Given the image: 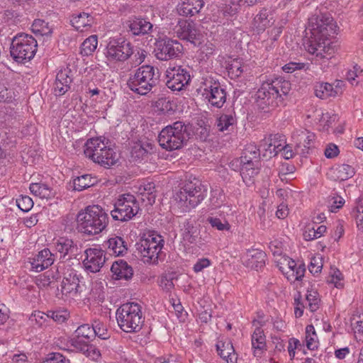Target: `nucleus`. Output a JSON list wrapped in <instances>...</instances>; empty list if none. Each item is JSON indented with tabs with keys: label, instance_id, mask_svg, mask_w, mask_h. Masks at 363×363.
Wrapping results in <instances>:
<instances>
[{
	"label": "nucleus",
	"instance_id": "nucleus-51",
	"mask_svg": "<svg viewBox=\"0 0 363 363\" xmlns=\"http://www.w3.org/2000/svg\"><path fill=\"white\" fill-rule=\"evenodd\" d=\"M82 352L89 359L97 361L101 357V352L94 345L84 344L81 347Z\"/></svg>",
	"mask_w": 363,
	"mask_h": 363
},
{
	"label": "nucleus",
	"instance_id": "nucleus-32",
	"mask_svg": "<svg viewBox=\"0 0 363 363\" xmlns=\"http://www.w3.org/2000/svg\"><path fill=\"white\" fill-rule=\"evenodd\" d=\"M228 72L231 79H235L241 76L243 72V62L240 58L228 56L225 57L223 65Z\"/></svg>",
	"mask_w": 363,
	"mask_h": 363
},
{
	"label": "nucleus",
	"instance_id": "nucleus-8",
	"mask_svg": "<svg viewBox=\"0 0 363 363\" xmlns=\"http://www.w3.org/2000/svg\"><path fill=\"white\" fill-rule=\"evenodd\" d=\"M134 53L132 43L123 37H113L108 39L104 50L106 61L111 63L124 62Z\"/></svg>",
	"mask_w": 363,
	"mask_h": 363
},
{
	"label": "nucleus",
	"instance_id": "nucleus-21",
	"mask_svg": "<svg viewBox=\"0 0 363 363\" xmlns=\"http://www.w3.org/2000/svg\"><path fill=\"white\" fill-rule=\"evenodd\" d=\"M292 140L296 145V151L305 154L314 146L315 135L308 130H296L292 134Z\"/></svg>",
	"mask_w": 363,
	"mask_h": 363
},
{
	"label": "nucleus",
	"instance_id": "nucleus-59",
	"mask_svg": "<svg viewBox=\"0 0 363 363\" xmlns=\"http://www.w3.org/2000/svg\"><path fill=\"white\" fill-rule=\"evenodd\" d=\"M43 252L44 250L39 252L37 257L33 258L30 262L32 269L37 272H41L45 269L43 264L45 262Z\"/></svg>",
	"mask_w": 363,
	"mask_h": 363
},
{
	"label": "nucleus",
	"instance_id": "nucleus-22",
	"mask_svg": "<svg viewBox=\"0 0 363 363\" xmlns=\"http://www.w3.org/2000/svg\"><path fill=\"white\" fill-rule=\"evenodd\" d=\"M108 146V141L102 137L91 138L86 140L84 145V153L86 157L96 163V160Z\"/></svg>",
	"mask_w": 363,
	"mask_h": 363
},
{
	"label": "nucleus",
	"instance_id": "nucleus-39",
	"mask_svg": "<svg viewBox=\"0 0 363 363\" xmlns=\"http://www.w3.org/2000/svg\"><path fill=\"white\" fill-rule=\"evenodd\" d=\"M97 182L96 177L91 174H84L74 179L73 185L74 190L80 191L95 185Z\"/></svg>",
	"mask_w": 363,
	"mask_h": 363
},
{
	"label": "nucleus",
	"instance_id": "nucleus-5",
	"mask_svg": "<svg viewBox=\"0 0 363 363\" xmlns=\"http://www.w3.org/2000/svg\"><path fill=\"white\" fill-rule=\"evenodd\" d=\"M158 79V73L152 66L143 65L130 75L127 86L134 93L145 95L156 86Z\"/></svg>",
	"mask_w": 363,
	"mask_h": 363
},
{
	"label": "nucleus",
	"instance_id": "nucleus-47",
	"mask_svg": "<svg viewBox=\"0 0 363 363\" xmlns=\"http://www.w3.org/2000/svg\"><path fill=\"white\" fill-rule=\"evenodd\" d=\"M98 45V37L92 35L85 39L81 45V54L84 56H89L96 50Z\"/></svg>",
	"mask_w": 363,
	"mask_h": 363
},
{
	"label": "nucleus",
	"instance_id": "nucleus-63",
	"mask_svg": "<svg viewBox=\"0 0 363 363\" xmlns=\"http://www.w3.org/2000/svg\"><path fill=\"white\" fill-rule=\"evenodd\" d=\"M31 193L40 198L43 199L45 196V185L39 183H33L30 185Z\"/></svg>",
	"mask_w": 363,
	"mask_h": 363
},
{
	"label": "nucleus",
	"instance_id": "nucleus-17",
	"mask_svg": "<svg viewBox=\"0 0 363 363\" xmlns=\"http://www.w3.org/2000/svg\"><path fill=\"white\" fill-rule=\"evenodd\" d=\"M177 36L182 40H186L194 45H199L202 35L195 28L193 22L185 19H180L174 28Z\"/></svg>",
	"mask_w": 363,
	"mask_h": 363
},
{
	"label": "nucleus",
	"instance_id": "nucleus-33",
	"mask_svg": "<svg viewBox=\"0 0 363 363\" xmlns=\"http://www.w3.org/2000/svg\"><path fill=\"white\" fill-rule=\"evenodd\" d=\"M313 122L317 125L319 131L327 132L335 121V117L330 116L328 113H324L322 110H315L314 112Z\"/></svg>",
	"mask_w": 363,
	"mask_h": 363
},
{
	"label": "nucleus",
	"instance_id": "nucleus-19",
	"mask_svg": "<svg viewBox=\"0 0 363 363\" xmlns=\"http://www.w3.org/2000/svg\"><path fill=\"white\" fill-rule=\"evenodd\" d=\"M85 96L88 98L86 106L92 110L93 113H99L108 100L106 91L96 86H89L85 90Z\"/></svg>",
	"mask_w": 363,
	"mask_h": 363
},
{
	"label": "nucleus",
	"instance_id": "nucleus-46",
	"mask_svg": "<svg viewBox=\"0 0 363 363\" xmlns=\"http://www.w3.org/2000/svg\"><path fill=\"white\" fill-rule=\"evenodd\" d=\"M307 307L311 312L316 311L320 306V298L317 290L311 288L308 289L306 295Z\"/></svg>",
	"mask_w": 363,
	"mask_h": 363
},
{
	"label": "nucleus",
	"instance_id": "nucleus-48",
	"mask_svg": "<svg viewBox=\"0 0 363 363\" xmlns=\"http://www.w3.org/2000/svg\"><path fill=\"white\" fill-rule=\"evenodd\" d=\"M177 105L174 101L169 98H160L155 102V108L157 111L162 113L174 112Z\"/></svg>",
	"mask_w": 363,
	"mask_h": 363
},
{
	"label": "nucleus",
	"instance_id": "nucleus-23",
	"mask_svg": "<svg viewBox=\"0 0 363 363\" xmlns=\"http://www.w3.org/2000/svg\"><path fill=\"white\" fill-rule=\"evenodd\" d=\"M275 12L272 9L262 8L253 19L254 29L258 33H263L275 23Z\"/></svg>",
	"mask_w": 363,
	"mask_h": 363
},
{
	"label": "nucleus",
	"instance_id": "nucleus-36",
	"mask_svg": "<svg viewBox=\"0 0 363 363\" xmlns=\"http://www.w3.org/2000/svg\"><path fill=\"white\" fill-rule=\"evenodd\" d=\"M106 246L109 253L115 256L123 255L127 251L125 242L122 238L118 236L110 238L106 242Z\"/></svg>",
	"mask_w": 363,
	"mask_h": 363
},
{
	"label": "nucleus",
	"instance_id": "nucleus-52",
	"mask_svg": "<svg viewBox=\"0 0 363 363\" xmlns=\"http://www.w3.org/2000/svg\"><path fill=\"white\" fill-rule=\"evenodd\" d=\"M207 221L210 223L212 228L218 230H230V225L228 220H221L220 218L213 216H208Z\"/></svg>",
	"mask_w": 363,
	"mask_h": 363
},
{
	"label": "nucleus",
	"instance_id": "nucleus-18",
	"mask_svg": "<svg viewBox=\"0 0 363 363\" xmlns=\"http://www.w3.org/2000/svg\"><path fill=\"white\" fill-rule=\"evenodd\" d=\"M280 137L279 135H274L273 136L271 135L269 138H265L260 141L258 148L250 145L246 149V152L253 155V151L255 150L257 152L258 157L260 154H262L263 157L271 158L279 152L281 144L277 145L275 140Z\"/></svg>",
	"mask_w": 363,
	"mask_h": 363
},
{
	"label": "nucleus",
	"instance_id": "nucleus-31",
	"mask_svg": "<svg viewBox=\"0 0 363 363\" xmlns=\"http://www.w3.org/2000/svg\"><path fill=\"white\" fill-rule=\"evenodd\" d=\"M152 24L147 20L142 18H133L128 21L130 31L134 35H145L152 28Z\"/></svg>",
	"mask_w": 363,
	"mask_h": 363
},
{
	"label": "nucleus",
	"instance_id": "nucleus-34",
	"mask_svg": "<svg viewBox=\"0 0 363 363\" xmlns=\"http://www.w3.org/2000/svg\"><path fill=\"white\" fill-rule=\"evenodd\" d=\"M138 193L141 196L143 202L145 205H152L155 201V186L152 182H147L140 184L138 187Z\"/></svg>",
	"mask_w": 363,
	"mask_h": 363
},
{
	"label": "nucleus",
	"instance_id": "nucleus-16",
	"mask_svg": "<svg viewBox=\"0 0 363 363\" xmlns=\"http://www.w3.org/2000/svg\"><path fill=\"white\" fill-rule=\"evenodd\" d=\"M84 256L83 265L90 272H99L106 262V253L99 247L87 248L84 251Z\"/></svg>",
	"mask_w": 363,
	"mask_h": 363
},
{
	"label": "nucleus",
	"instance_id": "nucleus-57",
	"mask_svg": "<svg viewBox=\"0 0 363 363\" xmlns=\"http://www.w3.org/2000/svg\"><path fill=\"white\" fill-rule=\"evenodd\" d=\"M69 316V313L67 310L52 311L47 313V317H50L57 323H65Z\"/></svg>",
	"mask_w": 363,
	"mask_h": 363
},
{
	"label": "nucleus",
	"instance_id": "nucleus-56",
	"mask_svg": "<svg viewBox=\"0 0 363 363\" xmlns=\"http://www.w3.org/2000/svg\"><path fill=\"white\" fill-rule=\"evenodd\" d=\"M17 206L23 212L29 211L33 206V201L28 196H20L16 199Z\"/></svg>",
	"mask_w": 363,
	"mask_h": 363
},
{
	"label": "nucleus",
	"instance_id": "nucleus-2",
	"mask_svg": "<svg viewBox=\"0 0 363 363\" xmlns=\"http://www.w3.org/2000/svg\"><path fill=\"white\" fill-rule=\"evenodd\" d=\"M291 84L281 77L267 79L263 82L256 94L260 108L272 111L284 104V97L290 92Z\"/></svg>",
	"mask_w": 363,
	"mask_h": 363
},
{
	"label": "nucleus",
	"instance_id": "nucleus-62",
	"mask_svg": "<svg viewBox=\"0 0 363 363\" xmlns=\"http://www.w3.org/2000/svg\"><path fill=\"white\" fill-rule=\"evenodd\" d=\"M212 264V262L206 257L199 259L194 264L193 270L195 273H199L203 269L209 267Z\"/></svg>",
	"mask_w": 363,
	"mask_h": 363
},
{
	"label": "nucleus",
	"instance_id": "nucleus-20",
	"mask_svg": "<svg viewBox=\"0 0 363 363\" xmlns=\"http://www.w3.org/2000/svg\"><path fill=\"white\" fill-rule=\"evenodd\" d=\"M206 98L211 106L221 108L226 101V92L218 82H211L204 89Z\"/></svg>",
	"mask_w": 363,
	"mask_h": 363
},
{
	"label": "nucleus",
	"instance_id": "nucleus-38",
	"mask_svg": "<svg viewBox=\"0 0 363 363\" xmlns=\"http://www.w3.org/2000/svg\"><path fill=\"white\" fill-rule=\"evenodd\" d=\"M282 33V26L276 25L272 29L267 30L268 38L262 41V46L266 50L269 51L274 48L276 42Z\"/></svg>",
	"mask_w": 363,
	"mask_h": 363
},
{
	"label": "nucleus",
	"instance_id": "nucleus-44",
	"mask_svg": "<svg viewBox=\"0 0 363 363\" xmlns=\"http://www.w3.org/2000/svg\"><path fill=\"white\" fill-rule=\"evenodd\" d=\"M327 228L323 225H315L312 227H308L303 234V238L306 241L313 240L322 237L326 232Z\"/></svg>",
	"mask_w": 363,
	"mask_h": 363
},
{
	"label": "nucleus",
	"instance_id": "nucleus-58",
	"mask_svg": "<svg viewBox=\"0 0 363 363\" xmlns=\"http://www.w3.org/2000/svg\"><path fill=\"white\" fill-rule=\"evenodd\" d=\"M76 333L78 337L89 339L94 336L93 325L91 327L88 324H84L77 328Z\"/></svg>",
	"mask_w": 363,
	"mask_h": 363
},
{
	"label": "nucleus",
	"instance_id": "nucleus-60",
	"mask_svg": "<svg viewBox=\"0 0 363 363\" xmlns=\"http://www.w3.org/2000/svg\"><path fill=\"white\" fill-rule=\"evenodd\" d=\"M71 70L69 68H65L58 72L56 76V80L70 86L72 78L70 75Z\"/></svg>",
	"mask_w": 363,
	"mask_h": 363
},
{
	"label": "nucleus",
	"instance_id": "nucleus-30",
	"mask_svg": "<svg viewBox=\"0 0 363 363\" xmlns=\"http://www.w3.org/2000/svg\"><path fill=\"white\" fill-rule=\"evenodd\" d=\"M111 271L113 273V277L115 279H130L133 274V270L128 264L119 259L113 263Z\"/></svg>",
	"mask_w": 363,
	"mask_h": 363
},
{
	"label": "nucleus",
	"instance_id": "nucleus-6",
	"mask_svg": "<svg viewBox=\"0 0 363 363\" xmlns=\"http://www.w3.org/2000/svg\"><path fill=\"white\" fill-rule=\"evenodd\" d=\"M37 40L30 35L20 33L11 40L10 55L18 63L25 64L31 60L37 52Z\"/></svg>",
	"mask_w": 363,
	"mask_h": 363
},
{
	"label": "nucleus",
	"instance_id": "nucleus-1",
	"mask_svg": "<svg viewBox=\"0 0 363 363\" xmlns=\"http://www.w3.org/2000/svg\"><path fill=\"white\" fill-rule=\"evenodd\" d=\"M308 29L311 35L305 44L306 50L315 55V63L325 70L337 50L331 38L337 35L339 27L330 14L320 13L309 18Z\"/></svg>",
	"mask_w": 363,
	"mask_h": 363
},
{
	"label": "nucleus",
	"instance_id": "nucleus-43",
	"mask_svg": "<svg viewBox=\"0 0 363 363\" xmlns=\"http://www.w3.org/2000/svg\"><path fill=\"white\" fill-rule=\"evenodd\" d=\"M52 245L55 251L60 254V257H65L73 247V241L66 238H60L54 240Z\"/></svg>",
	"mask_w": 363,
	"mask_h": 363
},
{
	"label": "nucleus",
	"instance_id": "nucleus-42",
	"mask_svg": "<svg viewBox=\"0 0 363 363\" xmlns=\"http://www.w3.org/2000/svg\"><path fill=\"white\" fill-rule=\"evenodd\" d=\"M305 342L307 348L310 350H315L319 346L318 337L313 325H308L306 327Z\"/></svg>",
	"mask_w": 363,
	"mask_h": 363
},
{
	"label": "nucleus",
	"instance_id": "nucleus-27",
	"mask_svg": "<svg viewBox=\"0 0 363 363\" xmlns=\"http://www.w3.org/2000/svg\"><path fill=\"white\" fill-rule=\"evenodd\" d=\"M204 6L203 0H182L177 6L180 16H193L199 13Z\"/></svg>",
	"mask_w": 363,
	"mask_h": 363
},
{
	"label": "nucleus",
	"instance_id": "nucleus-3",
	"mask_svg": "<svg viewBox=\"0 0 363 363\" xmlns=\"http://www.w3.org/2000/svg\"><path fill=\"white\" fill-rule=\"evenodd\" d=\"M108 216L99 205H91L79 211L77 216V230L87 235L102 233L108 225Z\"/></svg>",
	"mask_w": 363,
	"mask_h": 363
},
{
	"label": "nucleus",
	"instance_id": "nucleus-64",
	"mask_svg": "<svg viewBox=\"0 0 363 363\" xmlns=\"http://www.w3.org/2000/svg\"><path fill=\"white\" fill-rule=\"evenodd\" d=\"M44 28V21L41 19H35L31 26L33 33L40 37L43 36Z\"/></svg>",
	"mask_w": 363,
	"mask_h": 363
},
{
	"label": "nucleus",
	"instance_id": "nucleus-55",
	"mask_svg": "<svg viewBox=\"0 0 363 363\" xmlns=\"http://www.w3.org/2000/svg\"><path fill=\"white\" fill-rule=\"evenodd\" d=\"M309 69L308 63L290 62L283 66L282 69L286 73H293L297 70H307Z\"/></svg>",
	"mask_w": 363,
	"mask_h": 363
},
{
	"label": "nucleus",
	"instance_id": "nucleus-15",
	"mask_svg": "<svg viewBox=\"0 0 363 363\" xmlns=\"http://www.w3.org/2000/svg\"><path fill=\"white\" fill-rule=\"evenodd\" d=\"M167 86L173 91H180L190 81L189 72L182 66H169L166 71Z\"/></svg>",
	"mask_w": 363,
	"mask_h": 363
},
{
	"label": "nucleus",
	"instance_id": "nucleus-50",
	"mask_svg": "<svg viewBox=\"0 0 363 363\" xmlns=\"http://www.w3.org/2000/svg\"><path fill=\"white\" fill-rule=\"evenodd\" d=\"M94 336L96 335L102 340H106L109 337V334L106 325L99 320L93 322Z\"/></svg>",
	"mask_w": 363,
	"mask_h": 363
},
{
	"label": "nucleus",
	"instance_id": "nucleus-61",
	"mask_svg": "<svg viewBox=\"0 0 363 363\" xmlns=\"http://www.w3.org/2000/svg\"><path fill=\"white\" fill-rule=\"evenodd\" d=\"M323 266V264L322 258L319 256L314 257L311 260V263L308 267L309 271L313 274H318L321 272Z\"/></svg>",
	"mask_w": 363,
	"mask_h": 363
},
{
	"label": "nucleus",
	"instance_id": "nucleus-7",
	"mask_svg": "<svg viewBox=\"0 0 363 363\" xmlns=\"http://www.w3.org/2000/svg\"><path fill=\"white\" fill-rule=\"evenodd\" d=\"M207 186L199 179L186 183L176 194L181 208L188 211L197 206L207 195Z\"/></svg>",
	"mask_w": 363,
	"mask_h": 363
},
{
	"label": "nucleus",
	"instance_id": "nucleus-25",
	"mask_svg": "<svg viewBox=\"0 0 363 363\" xmlns=\"http://www.w3.org/2000/svg\"><path fill=\"white\" fill-rule=\"evenodd\" d=\"M265 259L264 252L258 249H250L241 257L245 266L256 270L264 266Z\"/></svg>",
	"mask_w": 363,
	"mask_h": 363
},
{
	"label": "nucleus",
	"instance_id": "nucleus-49",
	"mask_svg": "<svg viewBox=\"0 0 363 363\" xmlns=\"http://www.w3.org/2000/svg\"><path fill=\"white\" fill-rule=\"evenodd\" d=\"M351 325L356 338L363 340V315L354 316Z\"/></svg>",
	"mask_w": 363,
	"mask_h": 363
},
{
	"label": "nucleus",
	"instance_id": "nucleus-40",
	"mask_svg": "<svg viewBox=\"0 0 363 363\" xmlns=\"http://www.w3.org/2000/svg\"><path fill=\"white\" fill-rule=\"evenodd\" d=\"M315 94L317 97L322 99L337 96V92L333 90V85L327 82L317 83L315 86Z\"/></svg>",
	"mask_w": 363,
	"mask_h": 363
},
{
	"label": "nucleus",
	"instance_id": "nucleus-14",
	"mask_svg": "<svg viewBox=\"0 0 363 363\" xmlns=\"http://www.w3.org/2000/svg\"><path fill=\"white\" fill-rule=\"evenodd\" d=\"M241 157L240 175L246 185L250 186L254 182V178L258 174L260 167V162L258 158L257 152L254 150L252 157H248L247 153Z\"/></svg>",
	"mask_w": 363,
	"mask_h": 363
},
{
	"label": "nucleus",
	"instance_id": "nucleus-37",
	"mask_svg": "<svg viewBox=\"0 0 363 363\" xmlns=\"http://www.w3.org/2000/svg\"><path fill=\"white\" fill-rule=\"evenodd\" d=\"M331 177L335 180L345 181L352 177L354 174V168L350 165L342 164L337 165L330 169Z\"/></svg>",
	"mask_w": 363,
	"mask_h": 363
},
{
	"label": "nucleus",
	"instance_id": "nucleus-54",
	"mask_svg": "<svg viewBox=\"0 0 363 363\" xmlns=\"http://www.w3.org/2000/svg\"><path fill=\"white\" fill-rule=\"evenodd\" d=\"M229 9L223 11V14L227 13L230 16H233L242 6H249L248 0H230Z\"/></svg>",
	"mask_w": 363,
	"mask_h": 363
},
{
	"label": "nucleus",
	"instance_id": "nucleus-12",
	"mask_svg": "<svg viewBox=\"0 0 363 363\" xmlns=\"http://www.w3.org/2000/svg\"><path fill=\"white\" fill-rule=\"evenodd\" d=\"M139 205L135 197L130 194L120 195L111 211L113 219L127 221L132 219L138 212Z\"/></svg>",
	"mask_w": 363,
	"mask_h": 363
},
{
	"label": "nucleus",
	"instance_id": "nucleus-4",
	"mask_svg": "<svg viewBox=\"0 0 363 363\" xmlns=\"http://www.w3.org/2000/svg\"><path fill=\"white\" fill-rule=\"evenodd\" d=\"M119 328L125 333L139 332L145 320L140 305L134 302L122 304L116 311Z\"/></svg>",
	"mask_w": 363,
	"mask_h": 363
},
{
	"label": "nucleus",
	"instance_id": "nucleus-41",
	"mask_svg": "<svg viewBox=\"0 0 363 363\" xmlns=\"http://www.w3.org/2000/svg\"><path fill=\"white\" fill-rule=\"evenodd\" d=\"M327 282L333 284L337 289H343L345 286V277L339 269L331 267L327 278Z\"/></svg>",
	"mask_w": 363,
	"mask_h": 363
},
{
	"label": "nucleus",
	"instance_id": "nucleus-10",
	"mask_svg": "<svg viewBox=\"0 0 363 363\" xmlns=\"http://www.w3.org/2000/svg\"><path fill=\"white\" fill-rule=\"evenodd\" d=\"M185 140L186 126L182 121H177L166 126L158 136L160 145L169 151L181 148Z\"/></svg>",
	"mask_w": 363,
	"mask_h": 363
},
{
	"label": "nucleus",
	"instance_id": "nucleus-13",
	"mask_svg": "<svg viewBox=\"0 0 363 363\" xmlns=\"http://www.w3.org/2000/svg\"><path fill=\"white\" fill-rule=\"evenodd\" d=\"M183 50L182 45L176 40L162 38L156 40L155 55L160 60H168L178 57Z\"/></svg>",
	"mask_w": 363,
	"mask_h": 363
},
{
	"label": "nucleus",
	"instance_id": "nucleus-24",
	"mask_svg": "<svg viewBox=\"0 0 363 363\" xmlns=\"http://www.w3.org/2000/svg\"><path fill=\"white\" fill-rule=\"evenodd\" d=\"M252 352L255 357L262 358L267 350V337L262 327H256L251 334Z\"/></svg>",
	"mask_w": 363,
	"mask_h": 363
},
{
	"label": "nucleus",
	"instance_id": "nucleus-9",
	"mask_svg": "<svg viewBox=\"0 0 363 363\" xmlns=\"http://www.w3.org/2000/svg\"><path fill=\"white\" fill-rule=\"evenodd\" d=\"M138 252L144 262L156 263L161 252L164 240L155 231H150L143 235L137 244Z\"/></svg>",
	"mask_w": 363,
	"mask_h": 363
},
{
	"label": "nucleus",
	"instance_id": "nucleus-53",
	"mask_svg": "<svg viewBox=\"0 0 363 363\" xmlns=\"http://www.w3.org/2000/svg\"><path fill=\"white\" fill-rule=\"evenodd\" d=\"M303 345L301 343L299 340L292 337L289 340L287 351L290 357V359H294L296 354L298 351L302 350Z\"/></svg>",
	"mask_w": 363,
	"mask_h": 363
},
{
	"label": "nucleus",
	"instance_id": "nucleus-26",
	"mask_svg": "<svg viewBox=\"0 0 363 363\" xmlns=\"http://www.w3.org/2000/svg\"><path fill=\"white\" fill-rule=\"evenodd\" d=\"M70 22L76 30L84 32L89 30L95 23V18L91 14L83 11L73 14Z\"/></svg>",
	"mask_w": 363,
	"mask_h": 363
},
{
	"label": "nucleus",
	"instance_id": "nucleus-35",
	"mask_svg": "<svg viewBox=\"0 0 363 363\" xmlns=\"http://www.w3.org/2000/svg\"><path fill=\"white\" fill-rule=\"evenodd\" d=\"M101 155L96 160V164H99L105 168H110L116 164L118 160L117 153L109 145L101 152Z\"/></svg>",
	"mask_w": 363,
	"mask_h": 363
},
{
	"label": "nucleus",
	"instance_id": "nucleus-29",
	"mask_svg": "<svg viewBox=\"0 0 363 363\" xmlns=\"http://www.w3.org/2000/svg\"><path fill=\"white\" fill-rule=\"evenodd\" d=\"M217 350L219 355L227 363H237L238 356L230 340L226 339L218 342Z\"/></svg>",
	"mask_w": 363,
	"mask_h": 363
},
{
	"label": "nucleus",
	"instance_id": "nucleus-45",
	"mask_svg": "<svg viewBox=\"0 0 363 363\" xmlns=\"http://www.w3.org/2000/svg\"><path fill=\"white\" fill-rule=\"evenodd\" d=\"M236 123V119L232 113H223L217 119L216 126L219 131L223 132Z\"/></svg>",
	"mask_w": 363,
	"mask_h": 363
},
{
	"label": "nucleus",
	"instance_id": "nucleus-28",
	"mask_svg": "<svg viewBox=\"0 0 363 363\" xmlns=\"http://www.w3.org/2000/svg\"><path fill=\"white\" fill-rule=\"evenodd\" d=\"M79 287V279L76 275L69 274V277L63 279L61 284V296L60 294L57 296L64 298L65 297L74 298L78 293V288Z\"/></svg>",
	"mask_w": 363,
	"mask_h": 363
},
{
	"label": "nucleus",
	"instance_id": "nucleus-11",
	"mask_svg": "<svg viewBox=\"0 0 363 363\" xmlns=\"http://www.w3.org/2000/svg\"><path fill=\"white\" fill-rule=\"evenodd\" d=\"M274 262L279 270L290 282L301 281L304 277L306 267L301 262H296L286 255L273 252Z\"/></svg>",
	"mask_w": 363,
	"mask_h": 363
}]
</instances>
